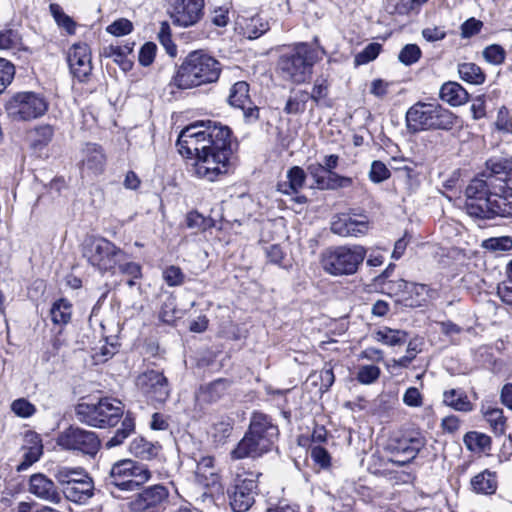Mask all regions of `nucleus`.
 <instances>
[{
	"label": "nucleus",
	"instance_id": "f257e3e1",
	"mask_svg": "<svg viewBox=\"0 0 512 512\" xmlns=\"http://www.w3.org/2000/svg\"><path fill=\"white\" fill-rule=\"evenodd\" d=\"M231 130L213 121L195 122L185 127L177 139L178 151L194 158L192 174L209 182L226 174L233 153Z\"/></svg>",
	"mask_w": 512,
	"mask_h": 512
},
{
	"label": "nucleus",
	"instance_id": "f03ea898",
	"mask_svg": "<svg viewBox=\"0 0 512 512\" xmlns=\"http://www.w3.org/2000/svg\"><path fill=\"white\" fill-rule=\"evenodd\" d=\"M486 168L465 189L466 213L482 220L512 217V157H492Z\"/></svg>",
	"mask_w": 512,
	"mask_h": 512
},
{
	"label": "nucleus",
	"instance_id": "7ed1b4c3",
	"mask_svg": "<svg viewBox=\"0 0 512 512\" xmlns=\"http://www.w3.org/2000/svg\"><path fill=\"white\" fill-rule=\"evenodd\" d=\"M278 435V427L270 416L253 412L248 430L230 452V456L233 460L261 457L272 449Z\"/></svg>",
	"mask_w": 512,
	"mask_h": 512
},
{
	"label": "nucleus",
	"instance_id": "20e7f679",
	"mask_svg": "<svg viewBox=\"0 0 512 512\" xmlns=\"http://www.w3.org/2000/svg\"><path fill=\"white\" fill-rule=\"evenodd\" d=\"M221 63L202 50L190 52L178 66L170 85L186 90L214 83L221 74Z\"/></svg>",
	"mask_w": 512,
	"mask_h": 512
},
{
	"label": "nucleus",
	"instance_id": "39448f33",
	"mask_svg": "<svg viewBox=\"0 0 512 512\" xmlns=\"http://www.w3.org/2000/svg\"><path fill=\"white\" fill-rule=\"evenodd\" d=\"M324 54L325 50L319 46L305 42L296 44L279 58L278 67L282 77L295 84L305 83L312 75L314 64Z\"/></svg>",
	"mask_w": 512,
	"mask_h": 512
},
{
	"label": "nucleus",
	"instance_id": "423d86ee",
	"mask_svg": "<svg viewBox=\"0 0 512 512\" xmlns=\"http://www.w3.org/2000/svg\"><path fill=\"white\" fill-rule=\"evenodd\" d=\"M456 116L439 103L417 102L406 112V125L411 133L427 130H451Z\"/></svg>",
	"mask_w": 512,
	"mask_h": 512
},
{
	"label": "nucleus",
	"instance_id": "0eeeda50",
	"mask_svg": "<svg viewBox=\"0 0 512 512\" xmlns=\"http://www.w3.org/2000/svg\"><path fill=\"white\" fill-rule=\"evenodd\" d=\"M361 245H343L326 249L321 256L323 270L332 276L354 275L366 257Z\"/></svg>",
	"mask_w": 512,
	"mask_h": 512
},
{
	"label": "nucleus",
	"instance_id": "6e6552de",
	"mask_svg": "<svg viewBox=\"0 0 512 512\" xmlns=\"http://www.w3.org/2000/svg\"><path fill=\"white\" fill-rule=\"evenodd\" d=\"M123 413L122 402L109 397L101 398L97 403L82 402L75 407L78 421L95 428L115 426Z\"/></svg>",
	"mask_w": 512,
	"mask_h": 512
},
{
	"label": "nucleus",
	"instance_id": "1a4fd4ad",
	"mask_svg": "<svg viewBox=\"0 0 512 512\" xmlns=\"http://www.w3.org/2000/svg\"><path fill=\"white\" fill-rule=\"evenodd\" d=\"M151 478V472L146 465L123 459L114 463L108 476L105 478V485L114 495V489L119 491H135Z\"/></svg>",
	"mask_w": 512,
	"mask_h": 512
},
{
	"label": "nucleus",
	"instance_id": "9d476101",
	"mask_svg": "<svg viewBox=\"0 0 512 512\" xmlns=\"http://www.w3.org/2000/svg\"><path fill=\"white\" fill-rule=\"evenodd\" d=\"M82 255L101 274L114 273L117 265L126 260V253L106 238H91L84 242Z\"/></svg>",
	"mask_w": 512,
	"mask_h": 512
},
{
	"label": "nucleus",
	"instance_id": "9b49d317",
	"mask_svg": "<svg viewBox=\"0 0 512 512\" xmlns=\"http://www.w3.org/2000/svg\"><path fill=\"white\" fill-rule=\"evenodd\" d=\"M260 472L237 471L233 485L228 489L230 506L234 512H246L253 505Z\"/></svg>",
	"mask_w": 512,
	"mask_h": 512
},
{
	"label": "nucleus",
	"instance_id": "f8f14e48",
	"mask_svg": "<svg viewBox=\"0 0 512 512\" xmlns=\"http://www.w3.org/2000/svg\"><path fill=\"white\" fill-rule=\"evenodd\" d=\"M6 112L14 121H29L41 117L47 111L46 100L35 92H19L5 105Z\"/></svg>",
	"mask_w": 512,
	"mask_h": 512
},
{
	"label": "nucleus",
	"instance_id": "ddd939ff",
	"mask_svg": "<svg viewBox=\"0 0 512 512\" xmlns=\"http://www.w3.org/2000/svg\"><path fill=\"white\" fill-rule=\"evenodd\" d=\"M56 443L63 450L89 456H95L101 447V441L95 432L73 425L59 433Z\"/></svg>",
	"mask_w": 512,
	"mask_h": 512
},
{
	"label": "nucleus",
	"instance_id": "4468645a",
	"mask_svg": "<svg viewBox=\"0 0 512 512\" xmlns=\"http://www.w3.org/2000/svg\"><path fill=\"white\" fill-rule=\"evenodd\" d=\"M169 498V490L161 484L143 489L128 503L130 512H162Z\"/></svg>",
	"mask_w": 512,
	"mask_h": 512
},
{
	"label": "nucleus",
	"instance_id": "2eb2a0df",
	"mask_svg": "<svg viewBox=\"0 0 512 512\" xmlns=\"http://www.w3.org/2000/svg\"><path fill=\"white\" fill-rule=\"evenodd\" d=\"M204 0H169V14L174 25L189 27L203 16Z\"/></svg>",
	"mask_w": 512,
	"mask_h": 512
},
{
	"label": "nucleus",
	"instance_id": "dca6fc26",
	"mask_svg": "<svg viewBox=\"0 0 512 512\" xmlns=\"http://www.w3.org/2000/svg\"><path fill=\"white\" fill-rule=\"evenodd\" d=\"M136 384L153 401L163 403L169 397V383L162 372L148 370L137 377Z\"/></svg>",
	"mask_w": 512,
	"mask_h": 512
},
{
	"label": "nucleus",
	"instance_id": "f3484780",
	"mask_svg": "<svg viewBox=\"0 0 512 512\" xmlns=\"http://www.w3.org/2000/svg\"><path fill=\"white\" fill-rule=\"evenodd\" d=\"M70 72L80 82L88 80L92 72L91 50L88 44H73L67 54Z\"/></svg>",
	"mask_w": 512,
	"mask_h": 512
},
{
	"label": "nucleus",
	"instance_id": "a211bd4d",
	"mask_svg": "<svg viewBox=\"0 0 512 512\" xmlns=\"http://www.w3.org/2000/svg\"><path fill=\"white\" fill-rule=\"evenodd\" d=\"M228 102L231 106L243 111L246 123L252 124L259 119V108L253 104L250 98L247 82L238 81L231 87Z\"/></svg>",
	"mask_w": 512,
	"mask_h": 512
},
{
	"label": "nucleus",
	"instance_id": "6ab92c4d",
	"mask_svg": "<svg viewBox=\"0 0 512 512\" xmlns=\"http://www.w3.org/2000/svg\"><path fill=\"white\" fill-rule=\"evenodd\" d=\"M332 233L341 237H360L369 230V221L366 216L355 219L348 214H338L332 218Z\"/></svg>",
	"mask_w": 512,
	"mask_h": 512
},
{
	"label": "nucleus",
	"instance_id": "aec40b11",
	"mask_svg": "<svg viewBox=\"0 0 512 512\" xmlns=\"http://www.w3.org/2000/svg\"><path fill=\"white\" fill-rule=\"evenodd\" d=\"M29 491L43 500L59 503L61 494L58 492L54 482L43 474H34L30 477Z\"/></svg>",
	"mask_w": 512,
	"mask_h": 512
},
{
	"label": "nucleus",
	"instance_id": "412c9836",
	"mask_svg": "<svg viewBox=\"0 0 512 512\" xmlns=\"http://www.w3.org/2000/svg\"><path fill=\"white\" fill-rule=\"evenodd\" d=\"M236 24L239 34L250 40L261 37L270 29L268 20L259 14L250 17L241 16Z\"/></svg>",
	"mask_w": 512,
	"mask_h": 512
},
{
	"label": "nucleus",
	"instance_id": "4be33fe9",
	"mask_svg": "<svg viewBox=\"0 0 512 512\" xmlns=\"http://www.w3.org/2000/svg\"><path fill=\"white\" fill-rule=\"evenodd\" d=\"M63 493L69 501L83 504L94 495V483L89 476L73 481L70 486L63 487Z\"/></svg>",
	"mask_w": 512,
	"mask_h": 512
},
{
	"label": "nucleus",
	"instance_id": "5701e85b",
	"mask_svg": "<svg viewBox=\"0 0 512 512\" xmlns=\"http://www.w3.org/2000/svg\"><path fill=\"white\" fill-rule=\"evenodd\" d=\"M134 42H126L125 44H111L103 49V56L112 58L119 67L127 72L132 69L133 61L129 58L132 54Z\"/></svg>",
	"mask_w": 512,
	"mask_h": 512
},
{
	"label": "nucleus",
	"instance_id": "b1692460",
	"mask_svg": "<svg viewBox=\"0 0 512 512\" xmlns=\"http://www.w3.org/2000/svg\"><path fill=\"white\" fill-rule=\"evenodd\" d=\"M306 172L299 166L291 167L286 174V180L277 184V190L285 195L297 194L305 185Z\"/></svg>",
	"mask_w": 512,
	"mask_h": 512
},
{
	"label": "nucleus",
	"instance_id": "393cba45",
	"mask_svg": "<svg viewBox=\"0 0 512 512\" xmlns=\"http://www.w3.org/2000/svg\"><path fill=\"white\" fill-rule=\"evenodd\" d=\"M82 169L93 174L103 171L105 156L100 146L96 144H87L83 149Z\"/></svg>",
	"mask_w": 512,
	"mask_h": 512
},
{
	"label": "nucleus",
	"instance_id": "a878e982",
	"mask_svg": "<svg viewBox=\"0 0 512 512\" xmlns=\"http://www.w3.org/2000/svg\"><path fill=\"white\" fill-rule=\"evenodd\" d=\"M440 98L451 106H460L468 101V92L457 82L444 83L440 89Z\"/></svg>",
	"mask_w": 512,
	"mask_h": 512
},
{
	"label": "nucleus",
	"instance_id": "bb28decb",
	"mask_svg": "<svg viewBox=\"0 0 512 512\" xmlns=\"http://www.w3.org/2000/svg\"><path fill=\"white\" fill-rule=\"evenodd\" d=\"M229 387V381L226 379H217L209 384L201 386L199 398L203 402L213 403L221 399Z\"/></svg>",
	"mask_w": 512,
	"mask_h": 512
},
{
	"label": "nucleus",
	"instance_id": "cd10ccee",
	"mask_svg": "<svg viewBox=\"0 0 512 512\" xmlns=\"http://www.w3.org/2000/svg\"><path fill=\"white\" fill-rule=\"evenodd\" d=\"M443 402L456 411L470 412L473 410V404L469 401L466 393L459 389L445 391L443 393Z\"/></svg>",
	"mask_w": 512,
	"mask_h": 512
},
{
	"label": "nucleus",
	"instance_id": "c85d7f7f",
	"mask_svg": "<svg viewBox=\"0 0 512 512\" xmlns=\"http://www.w3.org/2000/svg\"><path fill=\"white\" fill-rule=\"evenodd\" d=\"M130 452L142 460H151L157 456L160 446L147 441L143 437H136L130 443Z\"/></svg>",
	"mask_w": 512,
	"mask_h": 512
},
{
	"label": "nucleus",
	"instance_id": "c756f323",
	"mask_svg": "<svg viewBox=\"0 0 512 512\" xmlns=\"http://www.w3.org/2000/svg\"><path fill=\"white\" fill-rule=\"evenodd\" d=\"M135 431V419L131 413H127L122 422L121 427L117 429L114 435L106 442V448L110 449L121 445Z\"/></svg>",
	"mask_w": 512,
	"mask_h": 512
},
{
	"label": "nucleus",
	"instance_id": "7c9ffc66",
	"mask_svg": "<svg viewBox=\"0 0 512 512\" xmlns=\"http://www.w3.org/2000/svg\"><path fill=\"white\" fill-rule=\"evenodd\" d=\"M374 338L388 346H400L407 342L408 333L404 330L383 327L375 332Z\"/></svg>",
	"mask_w": 512,
	"mask_h": 512
},
{
	"label": "nucleus",
	"instance_id": "2f4dec72",
	"mask_svg": "<svg viewBox=\"0 0 512 512\" xmlns=\"http://www.w3.org/2000/svg\"><path fill=\"white\" fill-rule=\"evenodd\" d=\"M460 78L473 85H481L485 82L486 76L480 66L472 62H465L458 65Z\"/></svg>",
	"mask_w": 512,
	"mask_h": 512
},
{
	"label": "nucleus",
	"instance_id": "473e14b6",
	"mask_svg": "<svg viewBox=\"0 0 512 512\" xmlns=\"http://www.w3.org/2000/svg\"><path fill=\"white\" fill-rule=\"evenodd\" d=\"M471 485L475 492L483 494H492L497 488L494 474L487 470L474 476Z\"/></svg>",
	"mask_w": 512,
	"mask_h": 512
},
{
	"label": "nucleus",
	"instance_id": "72a5a7b5",
	"mask_svg": "<svg viewBox=\"0 0 512 512\" xmlns=\"http://www.w3.org/2000/svg\"><path fill=\"white\" fill-rule=\"evenodd\" d=\"M72 305L66 299H59L51 307L50 315L54 324L65 325L71 319Z\"/></svg>",
	"mask_w": 512,
	"mask_h": 512
},
{
	"label": "nucleus",
	"instance_id": "f704fd0d",
	"mask_svg": "<svg viewBox=\"0 0 512 512\" xmlns=\"http://www.w3.org/2000/svg\"><path fill=\"white\" fill-rule=\"evenodd\" d=\"M88 477L83 468L58 467L55 471L56 480L64 486H70L73 481H78Z\"/></svg>",
	"mask_w": 512,
	"mask_h": 512
},
{
	"label": "nucleus",
	"instance_id": "c9c22d12",
	"mask_svg": "<svg viewBox=\"0 0 512 512\" xmlns=\"http://www.w3.org/2000/svg\"><path fill=\"white\" fill-rule=\"evenodd\" d=\"M423 446L424 442L421 438H410L409 440L400 442L397 447V451L398 453H402L405 456V459L397 462L400 465H405L410 462L417 456Z\"/></svg>",
	"mask_w": 512,
	"mask_h": 512
},
{
	"label": "nucleus",
	"instance_id": "e433bc0d",
	"mask_svg": "<svg viewBox=\"0 0 512 512\" xmlns=\"http://www.w3.org/2000/svg\"><path fill=\"white\" fill-rule=\"evenodd\" d=\"M310 99V95L305 90H298L293 95H290L286 105L284 107V112L286 114L297 115L303 113L306 109V103Z\"/></svg>",
	"mask_w": 512,
	"mask_h": 512
},
{
	"label": "nucleus",
	"instance_id": "4c0bfd02",
	"mask_svg": "<svg viewBox=\"0 0 512 512\" xmlns=\"http://www.w3.org/2000/svg\"><path fill=\"white\" fill-rule=\"evenodd\" d=\"M486 421L496 435H502L505 432V417L500 408L488 407L482 409Z\"/></svg>",
	"mask_w": 512,
	"mask_h": 512
},
{
	"label": "nucleus",
	"instance_id": "58836bf2",
	"mask_svg": "<svg viewBox=\"0 0 512 512\" xmlns=\"http://www.w3.org/2000/svg\"><path fill=\"white\" fill-rule=\"evenodd\" d=\"M43 446L40 440H36L29 447H23L22 461L19 463L17 470L24 471L28 469L32 464L37 462L42 455Z\"/></svg>",
	"mask_w": 512,
	"mask_h": 512
},
{
	"label": "nucleus",
	"instance_id": "ea45409f",
	"mask_svg": "<svg viewBox=\"0 0 512 512\" xmlns=\"http://www.w3.org/2000/svg\"><path fill=\"white\" fill-rule=\"evenodd\" d=\"M464 443L470 451L480 452L490 448L491 439L485 434L471 431L464 436Z\"/></svg>",
	"mask_w": 512,
	"mask_h": 512
},
{
	"label": "nucleus",
	"instance_id": "a19ab883",
	"mask_svg": "<svg viewBox=\"0 0 512 512\" xmlns=\"http://www.w3.org/2000/svg\"><path fill=\"white\" fill-rule=\"evenodd\" d=\"M54 131L50 125H42L31 133V144L34 148L46 146L53 137Z\"/></svg>",
	"mask_w": 512,
	"mask_h": 512
},
{
	"label": "nucleus",
	"instance_id": "79ce46f5",
	"mask_svg": "<svg viewBox=\"0 0 512 512\" xmlns=\"http://www.w3.org/2000/svg\"><path fill=\"white\" fill-rule=\"evenodd\" d=\"M49 9L56 23L60 27L64 28L69 34L74 33L76 26L75 22L70 16L64 13L60 5L52 3L50 4Z\"/></svg>",
	"mask_w": 512,
	"mask_h": 512
},
{
	"label": "nucleus",
	"instance_id": "37998d69",
	"mask_svg": "<svg viewBox=\"0 0 512 512\" xmlns=\"http://www.w3.org/2000/svg\"><path fill=\"white\" fill-rule=\"evenodd\" d=\"M381 375V370L376 365H361L358 368L356 379L359 383L370 385L375 383Z\"/></svg>",
	"mask_w": 512,
	"mask_h": 512
},
{
	"label": "nucleus",
	"instance_id": "c03bdc74",
	"mask_svg": "<svg viewBox=\"0 0 512 512\" xmlns=\"http://www.w3.org/2000/svg\"><path fill=\"white\" fill-rule=\"evenodd\" d=\"M422 51L416 44H406L399 52L398 60L405 66H411L419 61Z\"/></svg>",
	"mask_w": 512,
	"mask_h": 512
},
{
	"label": "nucleus",
	"instance_id": "a18cd8bd",
	"mask_svg": "<svg viewBox=\"0 0 512 512\" xmlns=\"http://www.w3.org/2000/svg\"><path fill=\"white\" fill-rule=\"evenodd\" d=\"M354 180L351 177L343 176L338 173L327 174V181L324 185V190H339L351 188Z\"/></svg>",
	"mask_w": 512,
	"mask_h": 512
},
{
	"label": "nucleus",
	"instance_id": "49530a36",
	"mask_svg": "<svg viewBox=\"0 0 512 512\" xmlns=\"http://www.w3.org/2000/svg\"><path fill=\"white\" fill-rule=\"evenodd\" d=\"M483 58L492 65H501L506 58L505 49L498 44H491L482 51Z\"/></svg>",
	"mask_w": 512,
	"mask_h": 512
},
{
	"label": "nucleus",
	"instance_id": "de8ad7c7",
	"mask_svg": "<svg viewBox=\"0 0 512 512\" xmlns=\"http://www.w3.org/2000/svg\"><path fill=\"white\" fill-rule=\"evenodd\" d=\"M163 280L169 287L181 286L185 281V274L181 268L175 265H170L163 270Z\"/></svg>",
	"mask_w": 512,
	"mask_h": 512
},
{
	"label": "nucleus",
	"instance_id": "09e8293b",
	"mask_svg": "<svg viewBox=\"0 0 512 512\" xmlns=\"http://www.w3.org/2000/svg\"><path fill=\"white\" fill-rule=\"evenodd\" d=\"M381 49L382 46L379 43L374 42L368 44L361 52L355 56V65H364L375 60L378 57Z\"/></svg>",
	"mask_w": 512,
	"mask_h": 512
},
{
	"label": "nucleus",
	"instance_id": "8fccbe9b",
	"mask_svg": "<svg viewBox=\"0 0 512 512\" xmlns=\"http://www.w3.org/2000/svg\"><path fill=\"white\" fill-rule=\"evenodd\" d=\"M21 44V36L17 30L4 29L0 31V50L15 49Z\"/></svg>",
	"mask_w": 512,
	"mask_h": 512
},
{
	"label": "nucleus",
	"instance_id": "3c124183",
	"mask_svg": "<svg viewBox=\"0 0 512 512\" xmlns=\"http://www.w3.org/2000/svg\"><path fill=\"white\" fill-rule=\"evenodd\" d=\"M14 75V65L10 61L0 58V93L12 82Z\"/></svg>",
	"mask_w": 512,
	"mask_h": 512
},
{
	"label": "nucleus",
	"instance_id": "603ef678",
	"mask_svg": "<svg viewBox=\"0 0 512 512\" xmlns=\"http://www.w3.org/2000/svg\"><path fill=\"white\" fill-rule=\"evenodd\" d=\"M307 172L313 179L315 187L319 190H324V185L327 181V172L320 165V163H311L307 166Z\"/></svg>",
	"mask_w": 512,
	"mask_h": 512
},
{
	"label": "nucleus",
	"instance_id": "864d4df0",
	"mask_svg": "<svg viewBox=\"0 0 512 512\" xmlns=\"http://www.w3.org/2000/svg\"><path fill=\"white\" fill-rule=\"evenodd\" d=\"M391 173L387 166L381 161H373L369 172V178L373 183H381L390 178Z\"/></svg>",
	"mask_w": 512,
	"mask_h": 512
},
{
	"label": "nucleus",
	"instance_id": "5fc2aeb1",
	"mask_svg": "<svg viewBox=\"0 0 512 512\" xmlns=\"http://www.w3.org/2000/svg\"><path fill=\"white\" fill-rule=\"evenodd\" d=\"M158 39L160 41V43L164 46V48L166 49V52L174 57L176 56V53H177V47L176 45L172 42V39H171V34H170V27H169V24L166 23V22H163L161 24V28H160V31L158 33Z\"/></svg>",
	"mask_w": 512,
	"mask_h": 512
},
{
	"label": "nucleus",
	"instance_id": "6e6d98bb",
	"mask_svg": "<svg viewBox=\"0 0 512 512\" xmlns=\"http://www.w3.org/2000/svg\"><path fill=\"white\" fill-rule=\"evenodd\" d=\"M483 247L491 251H508L512 248V238L509 236L490 238L483 242Z\"/></svg>",
	"mask_w": 512,
	"mask_h": 512
},
{
	"label": "nucleus",
	"instance_id": "4d7b16f0",
	"mask_svg": "<svg viewBox=\"0 0 512 512\" xmlns=\"http://www.w3.org/2000/svg\"><path fill=\"white\" fill-rule=\"evenodd\" d=\"M106 30L112 35L124 36L133 30V24L128 19L121 18L111 23Z\"/></svg>",
	"mask_w": 512,
	"mask_h": 512
},
{
	"label": "nucleus",
	"instance_id": "13d9d810",
	"mask_svg": "<svg viewBox=\"0 0 512 512\" xmlns=\"http://www.w3.org/2000/svg\"><path fill=\"white\" fill-rule=\"evenodd\" d=\"M312 460L321 468H328L331 463V457L328 451L320 445L312 446L310 449Z\"/></svg>",
	"mask_w": 512,
	"mask_h": 512
},
{
	"label": "nucleus",
	"instance_id": "bf43d9fd",
	"mask_svg": "<svg viewBox=\"0 0 512 512\" xmlns=\"http://www.w3.org/2000/svg\"><path fill=\"white\" fill-rule=\"evenodd\" d=\"M318 377L320 379V391L327 392L335 381L333 366L331 363H325L324 367L319 372Z\"/></svg>",
	"mask_w": 512,
	"mask_h": 512
},
{
	"label": "nucleus",
	"instance_id": "052dcab7",
	"mask_svg": "<svg viewBox=\"0 0 512 512\" xmlns=\"http://www.w3.org/2000/svg\"><path fill=\"white\" fill-rule=\"evenodd\" d=\"M483 27V22L471 17L467 19L461 25V37L462 38H470L474 35H477Z\"/></svg>",
	"mask_w": 512,
	"mask_h": 512
},
{
	"label": "nucleus",
	"instance_id": "680f3d73",
	"mask_svg": "<svg viewBox=\"0 0 512 512\" xmlns=\"http://www.w3.org/2000/svg\"><path fill=\"white\" fill-rule=\"evenodd\" d=\"M12 411L20 417L27 418L34 414L35 407L26 399H17L11 405Z\"/></svg>",
	"mask_w": 512,
	"mask_h": 512
},
{
	"label": "nucleus",
	"instance_id": "e2e57ef3",
	"mask_svg": "<svg viewBox=\"0 0 512 512\" xmlns=\"http://www.w3.org/2000/svg\"><path fill=\"white\" fill-rule=\"evenodd\" d=\"M157 47L153 42H147L145 43L139 52V63L142 66H149L153 63L155 55H156Z\"/></svg>",
	"mask_w": 512,
	"mask_h": 512
},
{
	"label": "nucleus",
	"instance_id": "0e129e2a",
	"mask_svg": "<svg viewBox=\"0 0 512 512\" xmlns=\"http://www.w3.org/2000/svg\"><path fill=\"white\" fill-rule=\"evenodd\" d=\"M495 126L498 130L510 132L512 130V118L506 107H501L497 113Z\"/></svg>",
	"mask_w": 512,
	"mask_h": 512
},
{
	"label": "nucleus",
	"instance_id": "69168bd1",
	"mask_svg": "<svg viewBox=\"0 0 512 512\" xmlns=\"http://www.w3.org/2000/svg\"><path fill=\"white\" fill-rule=\"evenodd\" d=\"M403 402L409 407H420L423 404V397L418 388L409 387L403 395Z\"/></svg>",
	"mask_w": 512,
	"mask_h": 512
},
{
	"label": "nucleus",
	"instance_id": "338daca9",
	"mask_svg": "<svg viewBox=\"0 0 512 512\" xmlns=\"http://www.w3.org/2000/svg\"><path fill=\"white\" fill-rule=\"evenodd\" d=\"M117 267L122 274L128 275L133 279H139L142 276L141 266L136 262H126L123 260Z\"/></svg>",
	"mask_w": 512,
	"mask_h": 512
},
{
	"label": "nucleus",
	"instance_id": "774afa93",
	"mask_svg": "<svg viewBox=\"0 0 512 512\" xmlns=\"http://www.w3.org/2000/svg\"><path fill=\"white\" fill-rule=\"evenodd\" d=\"M497 294L505 304L512 306V278L498 286Z\"/></svg>",
	"mask_w": 512,
	"mask_h": 512
}]
</instances>
